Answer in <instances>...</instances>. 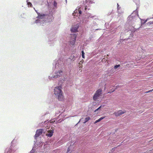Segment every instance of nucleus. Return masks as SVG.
Segmentation results:
<instances>
[{
  "instance_id": "nucleus-7",
  "label": "nucleus",
  "mask_w": 153,
  "mask_h": 153,
  "mask_svg": "<svg viewBox=\"0 0 153 153\" xmlns=\"http://www.w3.org/2000/svg\"><path fill=\"white\" fill-rule=\"evenodd\" d=\"M62 72V71H59L56 72L55 74L56 75L53 76V78H56L59 77L60 76V73Z\"/></svg>"
},
{
  "instance_id": "nucleus-17",
  "label": "nucleus",
  "mask_w": 153,
  "mask_h": 153,
  "mask_svg": "<svg viewBox=\"0 0 153 153\" xmlns=\"http://www.w3.org/2000/svg\"><path fill=\"white\" fill-rule=\"evenodd\" d=\"M153 91V89H152V90H149V91H146V92H145V93H148L150 92H151L152 91Z\"/></svg>"
},
{
  "instance_id": "nucleus-5",
  "label": "nucleus",
  "mask_w": 153,
  "mask_h": 153,
  "mask_svg": "<svg viewBox=\"0 0 153 153\" xmlns=\"http://www.w3.org/2000/svg\"><path fill=\"white\" fill-rule=\"evenodd\" d=\"M79 26V25L78 24H77L75 26H73L71 29V32H77Z\"/></svg>"
},
{
  "instance_id": "nucleus-9",
  "label": "nucleus",
  "mask_w": 153,
  "mask_h": 153,
  "mask_svg": "<svg viewBox=\"0 0 153 153\" xmlns=\"http://www.w3.org/2000/svg\"><path fill=\"white\" fill-rule=\"evenodd\" d=\"M105 117H100V118L99 119L97 120H96L95 122H94V123H97V122H100V121L101 120H102L104 118H105Z\"/></svg>"
},
{
  "instance_id": "nucleus-13",
  "label": "nucleus",
  "mask_w": 153,
  "mask_h": 153,
  "mask_svg": "<svg viewBox=\"0 0 153 153\" xmlns=\"http://www.w3.org/2000/svg\"><path fill=\"white\" fill-rule=\"evenodd\" d=\"M27 5H28V6H29L30 7H32V4H31V3L30 2H27Z\"/></svg>"
},
{
  "instance_id": "nucleus-16",
  "label": "nucleus",
  "mask_w": 153,
  "mask_h": 153,
  "mask_svg": "<svg viewBox=\"0 0 153 153\" xmlns=\"http://www.w3.org/2000/svg\"><path fill=\"white\" fill-rule=\"evenodd\" d=\"M70 148L69 147H68L67 149V153H71V152H70Z\"/></svg>"
},
{
  "instance_id": "nucleus-14",
  "label": "nucleus",
  "mask_w": 153,
  "mask_h": 153,
  "mask_svg": "<svg viewBox=\"0 0 153 153\" xmlns=\"http://www.w3.org/2000/svg\"><path fill=\"white\" fill-rule=\"evenodd\" d=\"M120 66V65H116L114 66V69H116L118 67H119Z\"/></svg>"
},
{
  "instance_id": "nucleus-12",
  "label": "nucleus",
  "mask_w": 153,
  "mask_h": 153,
  "mask_svg": "<svg viewBox=\"0 0 153 153\" xmlns=\"http://www.w3.org/2000/svg\"><path fill=\"white\" fill-rule=\"evenodd\" d=\"M82 57L84 59L85 58V56H84L85 53H84L83 51H82Z\"/></svg>"
},
{
  "instance_id": "nucleus-32",
  "label": "nucleus",
  "mask_w": 153,
  "mask_h": 153,
  "mask_svg": "<svg viewBox=\"0 0 153 153\" xmlns=\"http://www.w3.org/2000/svg\"><path fill=\"white\" fill-rule=\"evenodd\" d=\"M120 146V145H118V146Z\"/></svg>"
},
{
  "instance_id": "nucleus-26",
  "label": "nucleus",
  "mask_w": 153,
  "mask_h": 153,
  "mask_svg": "<svg viewBox=\"0 0 153 153\" xmlns=\"http://www.w3.org/2000/svg\"><path fill=\"white\" fill-rule=\"evenodd\" d=\"M111 90H112L111 92H113L115 91V90L114 89L113 90H112V89H111Z\"/></svg>"
},
{
  "instance_id": "nucleus-8",
  "label": "nucleus",
  "mask_w": 153,
  "mask_h": 153,
  "mask_svg": "<svg viewBox=\"0 0 153 153\" xmlns=\"http://www.w3.org/2000/svg\"><path fill=\"white\" fill-rule=\"evenodd\" d=\"M53 130H49L48 131V133L46 134V136L50 137H51L53 135Z\"/></svg>"
},
{
  "instance_id": "nucleus-21",
  "label": "nucleus",
  "mask_w": 153,
  "mask_h": 153,
  "mask_svg": "<svg viewBox=\"0 0 153 153\" xmlns=\"http://www.w3.org/2000/svg\"><path fill=\"white\" fill-rule=\"evenodd\" d=\"M102 107V105L100 106L98 108L96 109L95 111V112L99 110Z\"/></svg>"
},
{
  "instance_id": "nucleus-15",
  "label": "nucleus",
  "mask_w": 153,
  "mask_h": 153,
  "mask_svg": "<svg viewBox=\"0 0 153 153\" xmlns=\"http://www.w3.org/2000/svg\"><path fill=\"white\" fill-rule=\"evenodd\" d=\"M78 12V10H75L72 14L74 16V14L75 13H77Z\"/></svg>"
},
{
  "instance_id": "nucleus-3",
  "label": "nucleus",
  "mask_w": 153,
  "mask_h": 153,
  "mask_svg": "<svg viewBox=\"0 0 153 153\" xmlns=\"http://www.w3.org/2000/svg\"><path fill=\"white\" fill-rule=\"evenodd\" d=\"M76 37V35L75 34H73L71 35V37H72V39L71 40L70 42L71 45H73L75 44Z\"/></svg>"
},
{
  "instance_id": "nucleus-31",
  "label": "nucleus",
  "mask_w": 153,
  "mask_h": 153,
  "mask_svg": "<svg viewBox=\"0 0 153 153\" xmlns=\"http://www.w3.org/2000/svg\"><path fill=\"white\" fill-rule=\"evenodd\" d=\"M79 64H81V63H80H80H79Z\"/></svg>"
},
{
  "instance_id": "nucleus-2",
  "label": "nucleus",
  "mask_w": 153,
  "mask_h": 153,
  "mask_svg": "<svg viewBox=\"0 0 153 153\" xmlns=\"http://www.w3.org/2000/svg\"><path fill=\"white\" fill-rule=\"evenodd\" d=\"M102 90L101 89H99L97 90L94 94L93 99L94 101H96L102 94Z\"/></svg>"
},
{
  "instance_id": "nucleus-19",
  "label": "nucleus",
  "mask_w": 153,
  "mask_h": 153,
  "mask_svg": "<svg viewBox=\"0 0 153 153\" xmlns=\"http://www.w3.org/2000/svg\"><path fill=\"white\" fill-rule=\"evenodd\" d=\"M102 107V105L100 106L98 108L96 109L95 111V112L99 110Z\"/></svg>"
},
{
  "instance_id": "nucleus-11",
  "label": "nucleus",
  "mask_w": 153,
  "mask_h": 153,
  "mask_svg": "<svg viewBox=\"0 0 153 153\" xmlns=\"http://www.w3.org/2000/svg\"><path fill=\"white\" fill-rule=\"evenodd\" d=\"M90 119V118L89 117H88L86 118L85 119V121L84 122V123H85L87 122Z\"/></svg>"
},
{
  "instance_id": "nucleus-24",
  "label": "nucleus",
  "mask_w": 153,
  "mask_h": 153,
  "mask_svg": "<svg viewBox=\"0 0 153 153\" xmlns=\"http://www.w3.org/2000/svg\"><path fill=\"white\" fill-rule=\"evenodd\" d=\"M39 20H36V21L35 22V23H37L39 22Z\"/></svg>"
},
{
  "instance_id": "nucleus-6",
  "label": "nucleus",
  "mask_w": 153,
  "mask_h": 153,
  "mask_svg": "<svg viewBox=\"0 0 153 153\" xmlns=\"http://www.w3.org/2000/svg\"><path fill=\"white\" fill-rule=\"evenodd\" d=\"M125 112L123 111L120 110L118 111L114 112V114L116 117H118L124 114Z\"/></svg>"
},
{
  "instance_id": "nucleus-29",
  "label": "nucleus",
  "mask_w": 153,
  "mask_h": 153,
  "mask_svg": "<svg viewBox=\"0 0 153 153\" xmlns=\"http://www.w3.org/2000/svg\"><path fill=\"white\" fill-rule=\"evenodd\" d=\"M111 92H108V93H111Z\"/></svg>"
},
{
  "instance_id": "nucleus-27",
  "label": "nucleus",
  "mask_w": 153,
  "mask_h": 153,
  "mask_svg": "<svg viewBox=\"0 0 153 153\" xmlns=\"http://www.w3.org/2000/svg\"><path fill=\"white\" fill-rule=\"evenodd\" d=\"M85 10H86V9H87V6L85 7Z\"/></svg>"
},
{
  "instance_id": "nucleus-22",
  "label": "nucleus",
  "mask_w": 153,
  "mask_h": 153,
  "mask_svg": "<svg viewBox=\"0 0 153 153\" xmlns=\"http://www.w3.org/2000/svg\"><path fill=\"white\" fill-rule=\"evenodd\" d=\"M115 148H114L112 149H111V152H109V153H112V152H113L115 150Z\"/></svg>"
},
{
  "instance_id": "nucleus-1",
  "label": "nucleus",
  "mask_w": 153,
  "mask_h": 153,
  "mask_svg": "<svg viewBox=\"0 0 153 153\" xmlns=\"http://www.w3.org/2000/svg\"><path fill=\"white\" fill-rule=\"evenodd\" d=\"M61 88V87L58 86L55 87L54 89V94L58 97V99L60 101L62 100L63 98Z\"/></svg>"
},
{
  "instance_id": "nucleus-10",
  "label": "nucleus",
  "mask_w": 153,
  "mask_h": 153,
  "mask_svg": "<svg viewBox=\"0 0 153 153\" xmlns=\"http://www.w3.org/2000/svg\"><path fill=\"white\" fill-rule=\"evenodd\" d=\"M45 15L44 14H39L38 15L37 17L39 19H42L43 18Z\"/></svg>"
},
{
  "instance_id": "nucleus-25",
  "label": "nucleus",
  "mask_w": 153,
  "mask_h": 153,
  "mask_svg": "<svg viewBox=\"0 0 153 153\" xmlns=\"http://www.w3.org/2000/svg\"><path fill=\"white\" fill-rule=\"evenodd\" d=\"M111 90H112L111 92H113L115 91V90L114 89L113 90H112V89H111Z\"/></svg>"
},
{
  "instance_id": "nucleus-28",
  "label": "nucleus",
  "mask_w": 153,
  "mask_h": 153,
  "mask_svg": "<svg viewBox=\"0 0 153 153\" xmlns=\"http://www.w3.org/2000/svg\"><path fill=\"white\" fill-rule=\"evenodd\" d=\"M131 16V15H130V16H129V18H130V17H132V16Z\"/></svg>"
},
{
  "instance_id": "nucleus-18",
  "label": "nucleus",
  "mask_w": 153,
  "mask_h": 153,
  "mask_svg": "<svg viewBox=\"0 0 153 153\" xmlns=\"http://www.w3.org/2000/svg\"><path fill=\"white\" fill-rule=\"evenodd\" d=\"M53 5L55 7H56L57 5V3L55 1L54 2Z\"/></svg>"
},
{
  "instance_id": "nucleus-4",
  "label": "nucleus",
  "mask_w": 153,
  "mask_h": 153,
  "mask_svg": "<svg viewBox=\"0 0 153 153\" xmlns=\"http://www.w3.org/2000/svg\"><path fill=\"white\" fill-rule=\"evenodd\" d=\"M43 131V130L42 129L37 130L36 132V134L35 135V138L36 139V138L40 135L42 133Z\"/></svg>"
},
{
  "instance_id": "nucleus-23",
  "label": "nucleus",
  "mask_w": 153,
  "mask_h": 153,
  "mask_svg": "<svg viewBox=\"0 0 153 153\" xmlns=\"http://www.w3.org/2000/svg\"><path fill=\"white\" fill-rule=\"evenodd\" d=\"M79 11V13L80 15H81L82 13V11L80 10H78V12Z\"/></svg>"
},
{
  "instance_id": "nucleus-30",
  "label": "nucleus",
  "mask_w": 153,
  "mask_h": 153,
  "mask_svg": "<svg viewBox=\"0 0 153 153\" xmlns=\"http://www.w3.org/2000/svg\"><path fill=\"white\" fill-rule=\"evenodd\" d=\"M79 64H81V63H80H80H79Z\"/></svg>"
},
{
  "instance_id": "nucleus-20",
  "label": "nucleus",
  "mask_w": 153,
  "mask_h": 153,
  "mask_svg": "<svg viewBox=\"0 0 153 153\" xmlns=\"http://www.w3.org/2000/svg\"><path fill=\"white\" fill-rule=\"evenodd\" d=\"M102 107V105L100 106L98 108L96 109L95 111V112L99 110Z\"/></svg>"
}]
</instances>
